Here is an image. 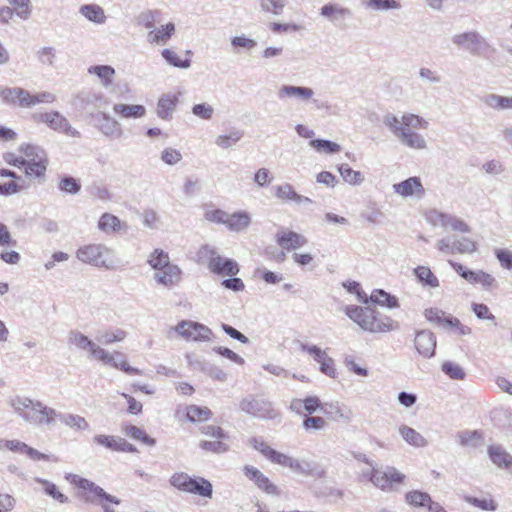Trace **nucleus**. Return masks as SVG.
Returning a JSON list of instances; mask_svg holds the SVG:
<instances>
[{
	"label": "nucleus",
	"mask_w": 512,
	"mask_h": 512,
	"mask_svg": "<svg viewBox=\"0 0 512 512\" xmlns=\"http://www.w3.org/2000/svg\"><path fill=\"white\" fill-rule=\"evenodd\" d=\"M383 124L402 145L416 150H422L427 147L424 137L414 131L428 128L429 123L424 118L412 113L404 114L398 118L394 114L389 113L383 117Z\"/></svg>",
	"instance_id": "obj_1"
},
{
	"label": "nucleus",
	"mask_w": 512,
	"mask_h": 512,
	"mask_svg": "<svg viewBox=\"0 0 512 512\" xmlns=\"http://www.w3.org/2000/svg\"><path fill=\"white\" fill-rule=\"evenodd\" d=\"M8 405L16 416L33 427L52 426L57 422V411L39 400L15 395Z\"/></svg>",
	"instance_id": "obj_2"
},
{
	"label": "nucleus",
	"mask_w": 512,
	"mask_h": 512,
	"mask_svg": "<svg viewBox=\"0 0 512 512\" xmlns=\"http://www.w3.org/2000/svg\"><path fill=\"white\" fill-rule=\"evenodd\" d=\"M345 312L363 330L371 333L389 332L399 328L397 321L388 316L378 318L375 310L370 307L347 306Z\"/></svg>",
	"instance_id": "obj_3"
},
{
	"label": "nucleus",
	"mask_w": 512,
	"mask_h": 512,
	"mask_svg": "<svg viewBox=\"0 0 512 512\" xmlns=\"http://www.w3.org/2000/svg\"><path fill=\"white\" fill-rule=\"evenodd\" d=\"M76 257L82 263L97 268L112 270L116 267L114 250L102 243H91L79 247Z\"/></svg>",
	"instance_id": "obj_4"
},
{
	"label": "nucleus",
	"mask_w": 512,
	"mask_h": 512,
	"mask_svg": "<svg viewBox=\"0 0 512 512\" xmlns=\"http://www.w3.org/2000/svg\"><path fill=\"white\" fill-rule=\"evenodd\" d=\"M197 257L200 262H206L209 270L214 274L235 276L239 272L236 261L221 257L217 249L208 244L200 247Z\"/></svg>",
	"instance_id": "obj_5"
},
{
	"label": "nucleus",
	"mask_w": 512,
	"mask_h": 512,
	"mask_svg": "<svg viewBox=\"0 0 512 512\" xmlns=\"http://www.w3.org/2000/svg\"><path fill=\"white\" fill-rule=\"evenodd\" d=\"M365 461L371 466V470L363 471L362 475L368 478L375 487L384 492L396 490L398 485L402 484L406 478L403 473L392 466L375 468L368 460Z\"/></svg>",
	"instance_id": "obj_6"
},
{
	"label": "nucleus",
	"mask_w": 512,
	"mask_h": 512,
	"mask_svg": "<svg viewBox=\"0 0 512 512\" xmlns=\"http://www.w3.org/2000/svg\"><path fill=\"white\" fill-rule=\"evenodd\" d=\"M452 43L467 50L472 56H482L490 48L486 39L476 31L455 34Z\"/></svg>",
	"instance_id": "obj_7"
},
{
	"label": "nucleus",
	"mask_w": 512,
	"mask_h": 512,
	"mask_svg": "<svg viewBox=\"0 0 512 512\" xmlns=\"http://www.w3.org/2000/svg\"><path fill=\"white\" fill-rule=\"evenodd\" d=\"M240 409L247 414L263 419H274L279 415L270 401L255 397L244 398L240 402Z\"/></svg>",
	"instance_id": "obj_8"
},
{
	"label": "nucleus",
	"mask_w": 512,
	"mask_h": 512,
	"mask_svg": "<svg viewBox=\"0 0 512 512\" xmlns=\"http://www.w3.org/2000/svg\"><path fill=\"white\" fill-rule=\"evenodd\" d=\"M39 120L56 132L75 138H79L81 136L80 132L73 128L67 118L58 111L42 113L39 116Z\"/></svg>",
	"instance_id": "obj_9"
},
{
	"label": "nucleus",
	"mask_w": 512,
	"mask_h": 512,
	"mask_svg": "<svg viewBox=\"0 0 512 512\" xmlns=\"http://www.w3.org/2000/svg\"><path fill=\"white\" fill-rule=\"evenodd\" d=\"M175 330L188 341H208L212 336V330L207 326L193 321H181Z\"/></svg>",
	"instance_id": "obj_10"
},
{
	"label": "nucleus",
	"mask_w": 512,
	"mask_h": 512,
	"mask_svg": "<svg viewBox=\"0 0 512 512\" xmlns=\"http://www.w3.org/2000/svg\"><path fill=\"white\" fill-rule=\"evenodd\" d=\"M275 241L283 250L281 252L282 259L285 257L284 251L289 252L292 250H296L305 246L308 243V240L304 235L289 230L287 228H281L277 231V233L275 234Z\"/></svg>",
	"instance_id": "obj_11"
},
{
	"label": "nucleus",
	"mask_w": 512,
	"mask_h": 512,
	"mask_svg": "<svg viewBox=\"0 0 512 512\" xmlns=\"http://www.w3.org/2000/svg\"><path fill=\"white\" fill-rule=\"evenodd\" d=\"M314 94L312 88L304 86L282 85L278 90V97L280 99L295 98L302 102L312 101L317 108H323L324 105L322 102L313 99Z\"/></svg>",
	"instance_id": "obj_12"
},
{
	"label": "nucleus",
	"mask_w": 512,
	"mask_h": 512,
	"mask_svg": "<svg viewBox=\"0 0 512 512\" xmlns=\"http://www.w3.org/2000/svg\"><path fill=\"white\" fill-rule=\"evenodd\" d=\"M428 220L434 225V226H441L446 229H451L453 231H459L462 233H469L470 227L467 223H465L462 219L451 215L442 213L439 211H433L428 216Z\"/></svg>",
	"instance_id": "obj_13"
},
{
	"label": "nucleus",
	"mask_w": 512,
	"mask_h": 512,
	"mask_svg": "<svg viewBox=\"0 0 512 512\" xmlns=\"http://www.w3.org/2000/svg\"><path fill=\"white\" fill-rule=\"evenodd\" d=\"M66 479L70 481L72 484H75L80 489L89 491L93 494V497H104L107 500H110L112 504L119 505L121 503L120 499L117 497L108 494L102 487L96 485L94 482L82 478L75 474H68Z\"/></svg>",
	"instance_id": "obj_14"
},
{
	"label": "nucleus",
	"mask_w": 512,
	"mask_h": 512,
	"mask_svg": "<svg viewBox=\"0 0 512 512\" xmlns=\"http://www.w3.org/2000/svg\"><path fill=\"white\" fill-rule=\"evenodd\" d=\"M30 92L21 87H6L0 91L1 100L9 105L30 108Z\"/></svg>",
	"instance_id": "obj_15"
},
{
	"label": "nucleus",
	"mask_w": 512,
	"mask_h": 512,
	"mask_svg": "<svg viewBox=\"0 0 512 512\" xmlns=\"http://www.w3.org/2000/svg\"><path fill=\"white\" fill-rule=\"evenodd\" d=\"M182 271L176 264H171L165 268L159 269L154 272V281L165 288H172L178 285L181 281Z\"/></svg>",
	"instance_id": "obj_16"
},
{
	"label": "nucleus",
	"mask_w": 512,
	"mask_h": 512,
	"mask_svg": "<svg viewBox=\"0 0 512 512\" xmlns=\"http://www.w3.org/2000/svg\"><path fill=\"white\" fill-rule=\"evenodd\" d=\"M436 336L429 330L416 332L414 344L417 352L424 358H431L435 355Z\"/></svg>",
	"instance_id": "obj_17"
},
{
	"label": "nucleus",
	"mask_w": 512,
	"mask_h": 512,
	"mask_svg": "<svg viewBox=\"0 0 512 512\" xmlns=\"http://www.w3.org/2000/svg\"><path fill=\"white\" fill-rule=\"evenodd\" d=\"M243 471L245 476L253 481L259 489L263 490L267 494L276 496L280 495L278 487L273 484L259 469L254 466L246 465L244 466Z\"/></svg>",
	"instance_id": "obj_18"
},
{
	"label": "nucleus",
	"mask_w": 512,
	"mask_h": 512,
	"mask_svg": "<svg viewBox=\"0 0 512 512\" xmlns=\"http://www.w3.org/2000/svg\"><path fill=\"white\" fill-rule=\"evenodd\" d=\"M393 190L396 194L402 197H410L416 195L421 198L424 195V187L419 177H410L402 182L393 185Z\"/></svg>",
	"instance_id": "obj_19"
},
{
	"label": "nucleus",
	"mask_w": 512,
	"mask_h": 512,
	"mask_svg": "<svg viewBox=\"0 0 512 512\" xmlns=\"http://www.w3.org/2000/svg\"><path fill=\"white\" fill-rule=\"evenodd\" d=\"M290 464V469L293 472L304 477L321 478L325 474L324 470L317 463L305 459L293 458Z\"/></svg>",
	"instance_id": "obj_20"
},
{
	"label": "nucleus",
	"mask_w": 512,
	"mask_h": 512,
	"mask_svg": "<svg viewBox=\"0 0 512 512\" xmlns=\"http://www.w3.org/2000/svg\"><path fill=\"white\" fill-rule=\"evenodd\" d=\"M175 33V24L169 22L158 28L152 29L147 34V42L151 44L164 45Z\"/></svg>",
	"instance_id": "obj_21"
},
{
	"label": "nucleus",
	"mask_w": 512,
	"mask_h": 512,
	"mask_svg": "<svg viewBox=\"0 0 512 512\" xmlns=\"http://www.w3.org/2000/svg\"><path fill=\"white\" fill-rule=\"evenodd\" d=\"M320 14L330 22L337 24L339 21L350 17L351 11L347 8L341 7L339 4L328 3L321 8Z\"/></svg>",
	"instance_id": "obj_22"
},
{
	"label": "nucleus",
	"mask_w": 512,
	"mask_h": 512,
	"mask_svg": "<svg viewBox=\"0 0 512 512\" xmlns=\"http://www.w3.org/2000/svg\"><path fill=\"white\" fill-rule=\"evenodd\" d=\"M178 98L174 94H163L157 103L156 112L163 120L171 119L172 113L177 105Z\"/></svg>",
	"instance_id": "obj_23"
},
{
	"label": "nucleus",
	"mask_w": 512,
	"mask_h": 512,
	"mask_svg": "<svg viewBox=\"0 0 512 512\" xmlns=\"http://www.w3.org/2000/svg\"><path fill=\"white\" fill-rule=\"evenodd\" d=\"M113 111L115 114L119 115L121 118L125 119H137L142 118L146 114V108L140 104H123L117 103L113 106Z\"/></svg>",
	"instance_id": "obj_24"
},
{
	"label": "nucleus",
	"mask_w": 512,
	"mask_h": 512,
	"mask_svg": "<svg viewBox=\"0 0 512 512\" xmlns=\"http://www.w3.org/2000/svg\"><path fill=\"white\" fill-rule=\"evenodd\" d=\"M488 453L491 461L495 465L507 469L512 473V455L506 452L501 446H490Z\"/></svg>",
	"instance_id": "obj_25"
},
{
	"label": "nucleus",
	"mask_w": 512,
	"mask_h": 512,
	"mask_svg": "<svg viewBox=\"0 0 512 512\" xmlns=\"http://www.w3.org/2000/svg\"><path fill=\"white\" fill-rule=\"evenodd\" d=\"M98 229L106 234H110L122 229L126 230L127 224L122 223L121 220L113 214L104 213L98 221Z\"/></svg>",
	"instance_id": "obj_26"
},
{
	"label": "nucleus",
	"mask_w": 512,
	"mask_h": 512,
	"mask_svg": "<svg viewBox=\"0 0 512 512\" xmlns=\"http://www.w3.org/2000/svg\"><path fill=\"white\" fill-rule=\"evenodd\" d=\"M251 224V217L246 211H239L233 214L228 213L225 226L234 232H241Z\"/></svg>",
	"instance_id": "obj_27"
},
{
	"label": "nucleus",
	"mask_w": 512,
	"mask_h": 512,
	"mask_svg": "<svg viewBox=\"0 0 512 512\" xmlns=\"http://www.w3.org/2000/svg\"><path fill=\"white\" fill-rule=\"evenodd\" d=\"M78 100L84 108L102 109L109 105V100L102 93H82L78 96Z\"/></svg>",
	"instance_id": "obj_28"
},
{
	"label": "nucleus",
	"mask_w": 512,
	"mask_h": 512,
	"mask_svg": "<svg viewBox=\"0 0 512 512\" xmlns=\"http://www.w3.org/2000/svg\"><path fill=\"white\" fill-rule=\"evenodd\" d=\"M79 13L87 20L96 24H104L106 21L103 8L97 4H84L80 7Z\"/></svg>",
	"instance_id": "obj_29"
},
{
	"label": "nucleus",
	"mask_w": 512,
	"mask_h": 512,
	"mask_svg": "<svg viewBox=\"0 0 512 512\" xmlns=\"http://www.w3.org/2000/svg\"><path fill=\"white\" fill-rule=\"evenodd\" d=\"M88 73L96 75L102 86L108 88L113 82L115 69L110 65H94L88 68Z\"/></svg>",
	"instance_id": "obj_30"
},
{
	"label": "nucleus",
	"mask_w": 512,
	"mask_h": 512,
	"mask_svg": "<svg viewBox=\"0 0 512 512\" xmlns=\"http://www.w3.org/2000/svg\"><path fill=\"white\" fill-rule=\"evenodd\" d=\"M25 174L27 176L44 177L47 170L48 160L47 156H41V158L26 160Z\"/></svg>",
	"instance_id": "obj_31"
},
{
	"label": "nucleus",
	"mask_w": 512,
	"mask_h": 512,
	"mask_svg": "<svg viewBox=\"0 0 512 512\" xmlns=\"http://www.w3.org/2000/svg\"><path fill=\"white\" fill-rule=\"evenodd\" d=\"M57 421H60L66 426L77 431H83L89 428V424L86 419L76 414H62L57 412Z\"/></svg>",
	"instance_id": "obj_32"
},
{
	"label": "nucleus",
	"mask_w": 512,
	"mask_h": 512,
	"mask_svg": "<svg viewBox=\"0 0 512 512\" xmlns=\"http://www.w3.org/2000/svg\"><path fill=\"white\" fill-rule=\"evenodd\" d=\"M465 280L471 284H481L484 288L497 286L496 279L491 274L482 270L471 271V273L465 275Z\"/></svg>",
	"instance_id": "obj_33"
},
{
	"label": "nucleus",
	"mask_w": 512,
	"mask_h": 512,
	"mask_svg": "<svg viewBox=\"0 0 512 512\" xmlns=\"http://www.w3.org/2000/svg\"><path fill=\"white\" fill-rule=\"evenodd\" d=\"M100 116L104 121L98 128L102 134L108 137H119L122 135L120 124L115 119H112L107 113L100 112Z\"/></svg>",
	"instance_id": "obj_34"
},
{
	"label": "nucleus",
	"mask_w": 512,
	"mask_h": 512,
	"mask_svg": "<svg viewBox=\"0 0 512 512\" xmlns=\"http://www.w3.org/2000/svg\"><path fill=\"white\" fill-rule=\"evenodd\" d=\"M399 433L408 444L414 447H424L427 445L426 439L419 432L409 426L401 425L399 427Z\"/></svg>",
	"instance_id": "obj_35"
},
{
	"label": "nucleus",
	"mask_w": 512,
	"mask_h": 512,
	"mask_svg": "<svg viewBox=\"0 0 512 512\" xmlns=\"http://www.w3.org/2000/svg\"><path fill=\"white\" fill-rule=\"evenodd\" d=\"M192 484L189 488L188 493L199 495L206 498H211L213 494L212 484L203 477H197L192 479Z\"/></svg>",
	"instance_id": "obj_36"
},
{
	"label": "nucleus",
	"mask_w": 512,
	"mask_h": 512,
	"mask_svg": "<svg viewBox=\"0 0 512 512\" xmlns=\"http://www.w3.org/2000/svg\"><path fill=\"white\" fill-rule=\"evenodd\" d=\"M441 371L450 379L462 381L466 378L464 368L457 362L445 360L441 365Z\"/></svg>",
	"instance_id": "obj_37"
},
{
	"label": "nucleus",
	"mask_w": 512,
	"mask_h": 512,
	"mask_svg": "<svg viewBox=\"0 0 512 512\" xmlns=\"http://www.w3.org/2000/svg\"><path fill=\"white\" fill-rule=\"evenodd\" d=\"M370 301L388 308H397L399 306L398 299L382 289L374 290L370 296Z\"/></svg>",
	"instance_id": "obj_38"
},
{
	"label": "nucleus",
	"mask_w": 512,
	"mask_h": 512,
	"mask_svg": "<svg viewBox=\"0 0 512 512\" xmlns=\"http://www.w3.org/2000/svg\"><path fill=\"white\" fill-rule=\"evenodd\" d=\"M147 263L154 270V272L172 264L170 262L168 253L162 249L153 250L147 259Z\"/></svg>",
	"instance_id": "obj_39"
},
{
	"label": "nucleus",
	"mask_w": 512,
	"mask_h": 512,
	"mask_svg": "<svg viewBox=\"0 0 512 512\" xmlns=\"http://www.w3.org/2000/svg\"><path fill=\"white\" fill-rule=\"evenodd\" d=\"M68 343L80 350H85L89 353L90 350L93 348L95 342L90 340L81 332L77 330H71L68 334Z\"/></svg>",
	"instance_id": "obj_40"
},
{
	"label": "nucleus",
	"mask_w": 512,
	"mask_h": 512,
	"mask_svg": "<svg viewBox=\"0 0 512 512\" xmlns=\"http://www.w3.org/2000/svg\"><path fill=\"white\" fill-rule=\"evenodd\" d=\"M127 336V333L125 330L116 328L112 330H105L102 332H99L97 336V341L104 344V345H110L115 342H121L123 341Z\"/></svg>",
	"instance_id": "obj_41"
},
{
	"label": "nucleus",
	"mask_w": 512,
	"mask_h": 512,
	"mask_svg": "<svg viewBox=\"0 0 512 512\" xmlns=\"http://www.w3.org/2000/svg\"><path fill=\"white\" fill-rule=\"evenodd\" d=\"M338 171L342 179L350 185H360L364 181L363 174L353 170L348 164L339 165Z\"/></svg>",
	"instance_id": "obj_42"
},
{
	"label": "nucleus",
	"mask_w": 512,
	"mask_h": 512,
	"mask_svg": "<svg viewBox=\"0 0 512 512\" xmlns=\"http://www.w3.org/2000/svg\"><path fill=\"white\" fill-rule=\"evenodd\" d=\"M122 430L125 435L131 437L132 439L141 441L148 446H154L156 444V440L154 438L148 436L144 430L137 426L126 425Z\"/></svg>",
	"instance_id": "obj_43"
},
{
	"label": "nucleus",
	"mask_w": 512,
	"mask_h": 512,
	"mask_svg": "<svg viewBox=\"0 0 512 512\" xmlns=\"http://www.w3.org/2000/svg\"><path fill=\"white\" fill-rule=\"evenodd\" d=\"M242 137V131L233 129L228 134L217 136L215 139V144L222 149H228L240 141Z\"/></svg>",
	"instance_id": "obj_44"
},
{
	"label": "nucleus",
	"mask_w": 512,
	"mask_h": 512,
	"mask_svg": "<svg viewBox=\"0 0 512 512\" xmlns=\"http://www.w3.org/2000/svg\"><path fill=\"white\" fill-rule=\"evenodd\" d=\"M122 437L98 434L93 437V443L103 446L108 450L119 452Z\"/></svg>",
	"instance_id": "obj_45"
},
{
	"label": "nucleus",
	"mask_w": 512,
	"mask_h": 512,
	"mask_svg": "<svg viewBox=\"0 0 512 512\" xmlns=\"http://www.w3.org/2000/svg\"><path fill=\"white\" fill-rule=\"evenodd\" d=\"M430 498L431 496L428 493L419 490L410 491L405 495L406 503L417 508L426 507Z\"/></svg>",
	"instance_id": "obj_46"
},
{
	"label": "nucleus",
	"mask_w": 512,
	"mask_h": 512,
	"mask_svg": "<svg viewBox=\"0 0 512 512\" xmlns=\"http://www.w3.org/2000/svg\"><path fill=\"white\" fill-rule=\"evenodd\" d=\"M414 273H415L417 279L424 285H427L432 288L439 286V281H438L437 277L432 273V271L428 267L418 266L414 270Z\"/></svg>",
	"instance_id": "obj_47"
},
{
	"label": "nucleus",
	"mask_w": 512,
	"mask_h": 512,
	"mask_svg": "<svg viewBox=\"0 0 512 512\" xmlns=\"http://www.w3.org/2000/svg\"><path fill=\"white\" fill-rule=\"evenodd\" d=\"M212 416V412L207 407H200L196 405H190L187 408V418L191 422H201L209 420Z\"/></svg>",
	"instance_id": "obj_48"
},
{
	"label": "nucleus",
	"mask_w": 512,
	"mask_h": 512,
	"mask_svg": "<svg viewBox=\"0 0 512 512\" xmlns=\"http://www.w3.org/2000/svg\"><path fill=\"white\" fill-rule=\"evenodd\" d=\"M309 145L313 147L318 152H323L326 154H334L338 153L341 150L339 144L332 142L330 140L325 139H315L309 142Z\"/></svg>",
	"instance_id": "obj_49"
},
{
	"label": "nucleus",
	"mask_w": 512,
	"mask_h": 512,
	"mask_svg": "<svg viewBox=\"0 0 512 512\" xmlns=\"http://www.w3.org/2000/svg\"><path fill=\"white\" fill-rule=\"evenodd\" d=\"M35 481L42 484L44 487V492L47 495H49L50 497H52L54 500H56L60 503H68L69 502V498L66 495H64L63 493H61L57 489V486L54 483H52L48 480H45V479H41V478H36Z\"/></svg>",
	"instance_id": "obj_50"
},
{
	"label": "nucleus",
	"mask_w": 512,
	"mask_h": 512,
	"mask_svg": "<svg viewBox=\"0 0 512 512\" xmlns=\"http://www.w3.org/2000/svg\"><path fill=\"white\" fill-rule=\"evenodd\" d=\"M227 440L228 439H213L210 441H201L199 446L205 451L222 454L229 450Z\"/></svg>",
	"instance_id": "obj_51"
},
{
	"label": "nucleus",
	"mask_w": 512,
	"mask_h": 512,
	"mask_svg": "<svg viewBox=\"0 0 512 512\" xmlns=\"http://www.w3.org/2000/svg\"><path fill=\"white\" fill-rule=\"evenodd\" d=\"M162 57L165 59V61L177 68L187 69L191 66V60L185 59L182 60L179 58L176 52H174L171 49H163L161 52Z\"/></svg>",
	"instance_id": "obj_52"
},
{
	"label": "nucleus",
	"mask_w": 512,
	"mask_h": 512,
	"mask_svg": "<svg viewBox=\"0 0 512 512\" xmlns=\"http://www.w3.org/2000/svg\"><path fill=\"white\" fill-rule=\"evenodd\" d=\"M58 188L67 194L76 195L81 190V184L72 176H64L60 179Z\"/></svg>",
	"instance_id": "obj_53"
},
{
	"label": "nucleus",
	"mask_w": 512,
	"mask_h": 512,
	"mask_svg": "<svg viewBox=\"0 0 512 512\" xmlns=\"http://www.w3.org/2000/svg\"><path fill=\"white\" fill-rule=\"evenodd\" d=\"M364 5L366 8L374 11H386L400 8V3L395 0H366Z\"/></svg>",
	"instance_id": "obj_54"
},
{
	"label": "nucleus",
	"mask_w": 512,
	"mask_h": 512,
	"mask_svg": "<svg viewBox=\"0 0 512 512\" xmlns=\"http://www.w3.org/2000/svg\"><path fill=\"white\" fill-rule=\"evenodd\" d=\"M424 316L427 321L435 323L438 326L447 329L446 321L449 320L450 316L446 317L445 313L442 310L437 308H428L425 310Z\"/></svg>",
	"instance_id": "obj_55"
},
{
	"label": "nucleus",
	"mask_w": 512,
	"mask_h": 512,
	"mask_svg": "<svg viewBox=\"0 0 512 512\" xmlns=\"http://www.w3.org/2000/svg\"><path fill=\"white\" fill-rule=\"evenodd\" d=\"M275 196L283 201H293L296 203L298 193L289 183H284L275 187Z\"/></svg>",
	"instance_id": "obj_56"
},
{
	"label": "nucleus",
	"mask_w": 512,
	"mask_h": 512,
	"mask_svg": "<svg viewBox=\"0 0 512 512\" xmlns=\"http://www.w3.org/2000/svg\"><path fill=\"white\" fill-rule=\"evenodd\" d=\"M192 479L188 474L186 473H175L170 478V484L177 488L178 490H181L183 492L189 491V488L192 484Z\"/></svg>",
	"instance_id": "obj_57"
},
{
	"label": "nucleus",
	"mask_w": 512,
	"mask_h": 512,
	"mask_svg": "<svg viewBox=\"0 0 512 512\" xmlns=\"http://www.w3.org/2000/svg\"><path fill=\"white\" fill-rule=\"evenodd\" d=\"M287 0H260L261 10L274 15L282 14Z\"/></svg>",
	"instance_id": "obj_58"
},
{
	"label": "nucleus",
	"mask_w": 512,
	"mask_h": 512,
	"mask_svg": "<svg viewBox=\"0 0 512 512\" xmlns=\"http://www.w3.org/2000/svg\"><path fill=\"white\" fill-rule=\"evenodd\" d=\"M455 253L472 254L477 249V243L470 238L461 237L454 239Z\"/></svg>",
	"instance_id": "obj_59"
},
{
	"label": "nucleus",
	"mask_w": 512,
	"mask_h": 512,
	"mask_svg": "<svg viewBox=\"0 0 512 512\" xmlns=\"http://www.w3.org/2000/svg\"><path fill=\"white\" fill-rule=\"evenodd\" d=\"M257 45V42L246 37L244 34L231 38V46L234 52H238V49L253 50Z\"/></svg>",
	"instance_id": "obj_60"
},
{
	"label": "nucleus",
	"mask_w": 512,
	"mask_h": 512,
	"mask_svg": "<svg viewBox=\"0 0 512 512\" xmlns=\"http://www.w3.org/2000/svg\"><path fill=\"white\" fill-rule=\"evenodd\" d=\"M158 14L159 12L156 10L143 11L136 17L137 24L145 27L146 29H152L155 26Z\"/></svg>",
	"instance_id": "obj_61"
},
{
	"label": "nucleus",
	"mask_w": 512,
	"mask_h": 512,
	"mask_svg": "<svg viewBox=\"0 0 512 512\" xmlns=\"http://www.w3.org/2000/svg\"><path fill=\"white\" fill-rule=\"evenodd\" d=\"M15 9L16 15L21 19H28L31 14L30 0H7Z\"/></svg>",
	"instance_id": "obj_62"
},
{
	"label": "nucleus",
	"mask_w": 512,
	"mask_h": 512,
	"mask_svg": "<svg viewBox=\"0 0 512 512\" xmlns=\"http://www.w3.org/2000/svg\"><path fill=\"white\" fill-rule=\"evenodd\" d=\"M40 63L53 67L55 64L56 50L53 47H43L36 53Z\"/></svg>",
	"instance_id": "obj_63"
},
{
	"label": "nucleus",
	"mask_w": 512,
	"mask_h": 512,
	"mask_svg": "<svg viewBox=\"0 0 512 512\" xmlns=\"http://www.w3.org/2000/svg\"><path fill=\"white\" fill-rule=\"evenodd\" d=\"M192 114L203 120H211L214 114V108L208 103L195 104L192 107Z\"/></svg>",
	"instance_id": "obj_64"
}]
</instances>
